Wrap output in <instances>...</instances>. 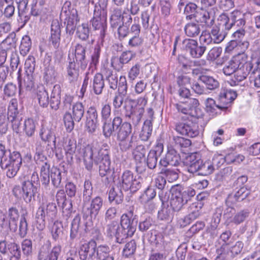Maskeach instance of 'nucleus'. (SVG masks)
<instances>
[{"label":"nucleus","mask_w":260,"mask_h":260,"mask_svg":"<svg viewBox=\"0 0 260 260\" xmlns=\"http://www.w3.org/2000/svg\"><path fill=\"white\" fill-rule=\"evenodd\" d=\"M82 157L85 168L91 171L93 162L100 163L99 174L102 177L106 176L105 184H109L113 178L114 171L111 168V160L108 152L101 148L98 142H93L82 149Z\"/></svg>","instance_id":"nucleus-1"},{"label":"nucleus","mask_w":260,"mask_h":260,"mask_svg":"<svg viewBox=\"0 0 260 260\" xmlns=\"http://www.w3.org/2000/svg\"><path fill=\"white\" fill-rule=\"evenodd\" d=\"M86 47L78 44L75 46L74 55L75 60L70 61L67 67V77L69 82L73 83L77 81L79 75V68L84 70L88 61L86 56Z\"/></svg>","instance_id":"nucleus-2"},{"label":"nucleus","mask_w":260,"mask_h":260,"mask_svg":"<svg viewBox=\"0 0 260 260\" xmlns=\"http://www.w3.org/2000/svg\"><path fill=\"white\" fill-rule=\"evenodd\" d=\"M126 215L121 217L120 226L117 221H113L107 225L106 233L109 237L116 238L117 243L121 244L134 234V227H129V220Z\"/></svg>","instance_id":"nucleus-3"},{"label":"nucleus","mask_w":260,"mask_h":260,"mask_svg":"<svg viewBox=\"0 0 260 260\" xmlns=\"http://www.w3.org/2000/svg\"><path fill=\"white\" fill-rule=\"evenodd\" d=\"M103 204V199L100 196L94 197L89 202H83L82 214L86 232L89 231L93 227V220L95 219Z\"/></svg>","instance_id":"nucleus-4"},{"label":"nucleus","mask_w":260,"mask_h":260,"mask_svg":"<svg viewBox=\"0 0 260 260\" xmlns=\"http://www.w3.org/2000/svg\"><path fill=\"white\" fill-rule=\"evenodd\" d=\"M22 164V158L18 152H7L6 155L0 161V166L6 171V175L11 178L17 174Z\"/></svg>","instance_id":"nucleus-5"},{"label":"nucleus","mask_w":260,"mask_h":260,"mask_svg":"<svg viewBox=\"0 0 260 260\" xmlns=\"http://www.w3.org/2000/svg\"><path fill=\"white\" fill-rule=\"evenodd\" d=\"M131 103L130 111H126L125 117L131 119L134 126H137L142 117L144 112V108L147 104V99L145 97H141L135 100H129Z\"/></svg>","instance_id":"nucleus-6"},{"label":"nucleus","mask_w":260,"mask_h":260,"mask_svg":"<svg viewBox=\"0 0 260 260\" xmlns=\"http://www.w3.org/2000/svg\"><path fill=\"white\" fill-rule=\"evenodd\" d=\"M37 192V188L29 180H24L22 183V190L20 186H16L13 189V193L17 198H22L24 201L30 203Z\"/></svg>","instance_id":"nucleus-7"},{"label":"nucleus","mask_w":260,"mask_h":260,"mask_svg":"<svg viewBox=\"0 0 260 260\" xmlns=\"http://www.w3.org/2000/svg\"><path fill=\"white\" fill-rule=\"evenodd\" d=\"M117 185L123 190H130L131 192H136L141 187L140 180L136 178L130 171H126L123 173Z\"/></svg>","instance_id":"nucleus-8"},{"label":"nucleus","mask_w":260,"mask_h":260,"mask_svg":"<svg viewBox=\"0 0 260 260\" xmlns=\"http://www.w3.org/2000/svg\"><path fill=\"white\" fill-rule=\"evenodd\" d=\"M8 118L12 123L13 131L18 134L22 133L23 120L22 117L19 115L16 100H11L8 109Z\"/></svg>","instance_id":"nucleus-9"},{"label":"nucleus","mask_w":260,"mask_h":260,"mask_svg":"<svg viewBox=\"0 0 260 260\" xmlns=\"http://www.w3.org/2000/svg\"><path fill=\"white\" fill-rule=\"evenodd\" d=\"M64 13L66 17L64 23L66 24V31L70 35H72L77 28V23L79 21L77 11L66 6L62 7L61 14Z\"/></svg>","instance_id":"nucleus-10"},{"label":"nucleus","mask_w":260,"mask_h":260,"mask_svg":"<svg viewBox=\"0 0 260 260\" xmlns=\"http://www.w3.org/2000/svg\"><path fill=\"white\" fill-rule=\"evenodd\" d=\"M245 18V14L242 12L235 10L231 13L230 16L226 14H221L218 20L219 25L222 27L224 31L230 30L234 26V23Z\"/></svg>","instance_id":"nucleus-11"},{"label":"nucleus","mask_w":260,"mask_h":260,"mask_svg":"<svg viewBox=\"0 0 260 260\" xmlns=\"http://www.w3.org/2000/svg\"><path fill=\"white\" fill-rule=\"evenodd\" d=\"M182 47L194 58H201L207 49L205 45H199L197 40L190 39H186L183 41Z\"/></svg>","instance_id":"nucleus-12"},{"label":"nucleus","mask_w":260,"mask_h":260,"mask_svg":"<svg viewBox=\"0 0 260 260\" xmlns=\"http://www.w3.org/2000/svg\"><path fill=\"white\" fill-rule=\"evenodd\" d=\"M0 252L3 254H10V260L20 259L21 256L19 245L14 242H9L6 237L0 241Z\"/></svg>","instance_id":"nucleus-13"},{"label":"nucleus","mask_w":260,"mask_h":260,"mask_svg":"<svg viewBox=\"0 0 260 260\" xmlns=\"http://www.w3.org/2000/svg\"><path fill=\"white\" fill-rule=\"evenodd\" d=\"M199 101L196 99H189L185 103L176 104V108L178 112L188 115L191 117H199L198 106Z\"/></svg>","instance_id":"nucleus-14"},{"label":"nucleus","mask_w":260,"mask_h":260,"mask_svg":"<svg viewBox=\"0 0 260 260\" xmlns=\"http://www.w3.org/2000/svg\"><path fill=\"white\" fill-rule=\"evenodd\" d=\"M175 129L180 135L190 138L196 137L199 134L197 125L190 121L177 122Z\"/></svg>","instance_id":"nucleus-15"},{"label":"nucleus","mask_w":260,"mask_h":260,"mask_svg":"<svg viewBox=\"0 0 260 260\" xmlns=\"http://www.w3.org/2000/svg\"><path fill=\"white\" fill-rule=\"evenodd\" d=\"M256 66L254 68L252 66H247V64L243 68H238L235 71L234 73V79L232 80V82L234 83V85H236V82H239L240 81H243L248 76L250 72L252 74H254L255 71H260V59H258L256 62Z\"/></svg>","instance_id":"nucleus-16"},{"label":"nucleus","mask_w":260,"mask_h":260,"mask_svg":"<svg viewBox=\"0 0 260 260\" xmlns=\"http://www.w3.org/2000/svg\"><path fill=\"white\" fill-rule=\"evenodd\" d=\"M107 12L100 7H95L92 20V25L95 29H102L103 31L106 28Z\"/></svg>","instance_id":"nucleus-17"},{"label":"nucleus","mask_w":260,"mask_h":260,"mask_svg":"<svg viewBox=\"0 0 260 260\" xmlns=\"http://www.w3.org/2000/svg\"><path fill=\"white\" fill-rule=\"evenodd\" d=\"M181 161L179 154L173 148L168 149L166 156L160 159L159 166L161 167L177 166Z\"/></svg>","instance_id":"nucleus-18"},{"label":"nucleus","mask_w":260,"mask_h":260,"mask_svg":"<svg viewBox=\"0 0 260 260\" xmlns=\"http://www.w3.org/2000/svg\"><path fill=\"white\" fill-rule=\"evenodd\" d=\"M250 193V191L245 186L241 187L238 190L230 193L225 200L228 205H234L237 203L245 199Z\"/></svg>","instance_id":"nucleus-19"},{"label":"nucleus","mask_w":260,"mask_h":260,"mask_svg":"<svg viewBox=\"0 0 260 260\" xmlns=\"http://www.w3.org/2000/svg\"><path fill=\"white\" fill-rule=\"evenodd\" d=\"M202 160L200 154L191 153L186 158L185 164L188 172L194 174L200 172Z\"/></svg>","instance_id":"nucleus-20"},{"label":"nucleus","mask_w":260,"mask_h":260,"mask_svg":"<svg viewBox=\"0 0 260 260\" xmlns=\"http://www.w3.org/2000/svg\"><path fill=\"white\" fill-rule=\"evenodd\" d=\"M171 192V197L170 201L171 208L174 212H178L182 209L185 204L183 202V199L180 197L178 186L173 187Z\"/></svg>","instance_id":"nucleus-21"},{"label":"nucleus","mask_w":260,"mask_h":260,"mask_svg":"<svg viewBox=\"0 0 260 260\" xmlns=\"http://www.w3.org/2000/svg\"><path fill=\"white\" fill-rule=\"evenodd\" d=\"M146 152V150L143 145H138L133 152L134 158L136 161V170L139 174L146 170L145 166H142V160L144 159Z\"/></svg>","instance_id":"nucleus-22"},{"label":"nucleus","mask_w":260,"mask_h":260,"mask_svg":"<svg viewBox=\"0 0 260 260\" xmlns=\"http://www.w3.org/2000/svg\"><path fill=\"white\" fill-rule=\"evenodd\" d=\"M216 10V8H213L209 11L199 12L198 17L196 19L197 22L203 24L207 27H211L215 22Z\"/></svg>","instance_id":"nucleus-23"},{"label":"nucleus","mask_w":260,"mask_h":260,"mask_svg":"<svg viewBox=\"0 0 260 260\" xmlns=\"http://www.w3.org/2000/svg\"><path fill=\"white\" fill-rule=\"evenodd\" d=\"M61 29L60 24L57 20H53L51 26V36L49 41L55 48H58L60 45Z\"/></svg>","instance_id":"nucleus-24"},{"label":"nucleus","mask_w":260,"mask_h":260,"mask_svg":"<svg viewBox=\"0 0 260 260\" xmlns=\"http://www.w3.org/2000/svg\"><path fill=\"white\" fill-rule=\"evenodd\" d=\"M95 254L99 260H114V254L111 252L110 247L106 244L95 245Z\"/></svg>","instance_id":"nucleus-25"},{"label":"nucleus","mask_w":260,"mask_h":260,"mask_svg":"<svg viewBox=\"0 0 260 260\" xmlns=\"http://www.w3.org/2000/svg\"><path fill=\"white\" fill-rule=\"evenodd\" d=\"M236 91L232 89L223 90L218 95V100L222 106H226V109L229 106L236 98Z\"/></svg>","instance_id":"nucleus-26"},{"label":"nucleus","mask_w":260,"mask_h":260,"mask_svg":"<svg viewBox=\"0 0 260 260\" xmlns=\"http://www.w3.org/2000/svg\"><path fill=\"white\" fill-rule=\"evenodd\" d=\"M103 132L104 135L106 138L110 137L112 134L113 132L115 131L116 128H118L121 122V117L120 116H115L112 121V124L107 122V120H103Z\"/></svg>","instance_id":"nucleus-27"},{"label":"nucleus","mask_w":260,"mask_h":260,"mask_svg":"<svg viewBox=\"0 0 260 260\" xmlns=\"http://www.w3.org/2000/svg\"><path fill=\"white\" fill-rule=\"evenodd\" d=\"M40 136L43 141L48 142V145L50 146L52 149L56 148V137L53 131L49 128L42 127Z\"/></svg>","instance_id":"nucleus-28"},{"label":"nucleus","mask_w":260,"mask_h":260,"mask_svg":"<svg viewBox=\"0 0 260 260\" xmlns=\"http://www.w3.org/2000/svg\"><path fill=\"white\" fill-rule=\"evenodd\" d=\"M132 126L131 124L128 122H122V119L121 117V122L118 128H116L117 131V140L123 139L129 137L132 133Z\"/></svg>","instance_id":"nucleus-29"},{"label":"nucleus","mask_w":260,"mask_h":260,"mask_svg":"<svg viewBox=\"0 0 260 260\" xmlns=\"http://www.w3.org/2000/svg\"><path fill=\"white\" fill-rule=\"evenodd\" d=\"M9 226L10 230L15 232L17 229V222L19 218V212L15 207H12L8 210Z\"/></svg>","instance_id":"nucleus-30"},{"label":"nucleus","mask_w":260,"mask_h":260,"mask_svg":"<svg viewBox=\"0 0 260 260\" xmlns=\"http://www.w3.org/2000/svg\"><path fill=\"white\" fill-rule=\"evenodd\" d=\"M36 97L40 106L46 108L49 104V95L43 85L38 86L36 90Z\"/></svg>","instance_id":"nucleus-31"},{"label":"nucleus","mask_w":260,"mask_h":260,"mask_svg":"<svg viewBox=\"0 0 260 260\" xmlns=\"http://www.w3.org/2000/svg\"><path fill=\"white\" fill-rule=\"evenodd\" d=\"M104 87L105 82L103 75L101 73L95 74L93 78L92 85L93 92L96 95L101 94Z\"/></svg>","instance_id":"nucleus-32"},{"label":"nucleus","mask_w":260,"mask_h":260,"mask_svg":"<svg viewBox=\"0 0 260 260\" xmlns=\"http://www.w3.org/2000/svg\"><path fill=\"white\" fill-rule=\"evenodd\" d=\"M198 80L205 85L207 89L213 90L219 87L218 81L212 76L202 75L199 77Z\"/></svg>","instance_id":"nucleus-33"},{"label":"nucleus","mask_w":260,"mask_h":260,"mask_svg":"<svg viewBox=\"0 0 260 260\" xmlns=\"http://www.w3.org/2000/svg\"><path fill=\"white\" fill-rule=\"evenodd\" d=\"M77 148L76 141L73 139L67 140L63 145V149L68 161H72Z\"/></svg>","instance_id":"nucleus-34"},{"label":"nucleus","mask_w":260,"mask_h":260,"mask_svg":"<svg viewBox=\"0 0 260 260\" xmlns=\"http://www.w3.org/2000/svg\"><path fill=\"white\" fill-rule=\"evenodd\" d=\"M155 183L156 187L161 190V191L159 192L158 197L162 205L164 206L165 202L168 199V197L164 194V192L162 190L166 184V180L164 177L159 175L155 178Z\"/></svg>","instance_id":"nucleus-35"},{"label":"nucleus","mask_w":260,"mask_h":260,"mask_svg":"<svg viewBox=\"0 0 260 260\" xmlns=\"http://www.w3.org/2000/svg\"><path fill=\"white\" fill-rule=\"evenodd\" d=\"M160 174L164 175L170 182H174L179 177V170L177 169L168 168V167H161Z\"/></svg>","instance_id":"nucleus-36"},{"label":"nucleus","mask_w":260,"mask_h":260,"mask_svg":"<svg viewBox=\"0 0 260 260\" xmlns=\"http://www.w3.org/2000/svg\"><path fill=\"white\" fill-rule=\"evenodd\" d=\"M198 6L193 3H189L186 4L184 12L186 15V19L190 20L198 17L199 12H198Z\"/></svg>","instance_id":"nucleus-37"},{"label":"nucleus","mask_w":260,"mask_h":260,"mask_svg":"<svg viewBox=\"0 0 260 260\" xmlns=\"http://www.w3.org/2000/svg\"><path fill=\"white\" fill-rule=\"evenodd\" d=\"M25 74L23 81L20 80V76L18 77L19 86L20 90L25 89L26 90L30 91L34 87L33 74Z\"/></svg>","instance_id":"nucleus-38"},{"label":"nucleus","mask_w":260,"mask_h":260,"mask_svg":"<svg viewBox=\"0 0 260 260\" xmlns=\"http://www.w3.org/2000/svg\"><path fill=\"white\" fill-rule=\"evenodd\" d=\"M72 115L73 116L74 120L79 122L82 119L84 114V107L81 102H77L74 104L72 108Z\"/></svg>","instance_id":"nucleus-39"},{"label":"nucleus","mask_w":260,"mask_h":260,"mask_svg":"<svg viewBox=\"0 0 260 260\" xmlns=\"http://www.w3.org/2000/svg\"><path fill=\"white\" fill-rule=\"evenodd\" d=\"M36 127V123L34 120L28 118L23 121L22 132L24 133L27 137H31L35 134Z\"/></svg>","instance_id":"nucleus-40"},{"label":"nucleus","mask_w":260,"mask_h":260,"mask_svg":"<svg viewBox=\"0 0 260 260\" xmlns=\"http://www.w3.org/2000/svg\"><path fill=\"white\" fill-rule=\"evenodd\" d=\"M184 29L186 35L191 38L198 36L201 31L199 24L196 22L187 23Z\"/></svg>","instance_id":"nucleus-41"},{"label":"nucleus","mask_w":260,"mask_h":260,"mask_svg":"<svg viewBox=\"0 0 260 260\" xmlns=\"http://www.w3.org/2000/svg\"><path fill=\"white\" fill-rule=\"evenodd\" d=\"M231 236V233L230 231H225L221 234L220 238L224 243L221 245L220 248L217 249V252L218 255L216 256L215 260H222L224 258L223 251L228 247V244H226L225 242L229 239Z\"/></svg>","instance_id":"nucleus-42"},{"label":"nucleus","mask_w":260,"mask_h":260,"mask_svg":"<svg viewBox=\"0 0 260 260\" xmlns=\"http://www.w3.org/2000/svg\"><path fill=\"white\" fill-rule=\"evenodd\" d=\"M213 44H218L221 43L225 38L226 32L220 31V28L218 26L213 27L210 31Z\"/></svg>","instance_id":"nucleus-43"},{"label":"nucleus","mask_w":260,"mask_h":260,"mask_svg":"<svg viewBox=\"0 0 260 260\" xmlns=\"http://www.w3.org/2000/svg\"><path fill=\"white\" fill-rule=\"evenodd\" d=\"M45 207L41 206L39 208L36 214L37 228L40 231L43 230L46 225Z\"/></svg>","instance_id":"nucleus-44"},{"label":"nucleus","mask_w":260,"mask_h":260,"mask_svg":"<svg viewBox=\"0 0 260 260\" xmlns=\"http://www.w3.org/2000/svg\"><path fill=\"white\" fill-rule=\"evenodd\" d=\"M206 110L207 112L211 114H216L217 113V109L221 110H226V106L220 105H216L215 101L211 98H208L206 101Z\"/></svg>","instance_id":"nucleus-45"},{"label":"nucleus","mask_w":260,"mask_h":260,"mask_svg":"<svg viewBox=\"0 0 260 260\" xmlns=\"http://www.w3.org/2000/svg\"><path fill=\"white\" fill-rule=\"evenodd\" d=\"M247 55L243 53H239L236 55H235L232 59L233 62L235 63V64L237 66V68H243L247 64V66H252L253 67L252 63L250 62L247 61Z\"/></svg>","instance_id":"nucleus-46"},{"label":"nucleus","mask_w":260,"mask_h":260,"mask_svg":"<svg viewBox=\"0 0 260 260\" xmlns=\"http://www.w3.org/2000/svg\"><path fill=\"white\" fill-rule=\"evenodd\" d=\"M93 193V187L89 180H86L84 183L83 189V202H89Z\"/></svg>","instance_id":"nucleus-47"},{"label":"nucleus","mask_w":260,"mask_h":260,"mask_svg":"<svg viewBox=\"0 0 260 260\" xmlns=\"http://www.w3.org/2000/svg\"><path fill=\"white\" fill-rule=\"evenodd\" d=\"M123 195L122 191L120 189L117 190L112 187L109 193V200L110 203L115 202L116 204H120L123 201Z\"/></svg>","instance_id":"nucleus-48"},{"label":"nucleus","mask_w":260,"mask_h":260,"mask_svg":"<svg viewBox=\"0 0 260 260\" xmlns=\"http://www.w3.org/2000/svg\"><path fill=\"white\" fill-rule=\"evenodd\" d=\"M152 131V123L149 121H145L142 130L140 133L139 137L143 141H147L151 135Z\"/></svg>","instance_id":"nucleus-49"},{"label":"nucleus","mask_w":260,"mask_h":260,"mask_svg":"<svg viewBox=\"0 0 260 260\" xmlns=\"http://www.w3.org/2000/svg\"><path fill=\"white\" fill-rule=\"evenodd\" d=\"M61 252V246L58 244L54 246L51 250L48 252L45 258L42 255L39 256V260H58Z\"/></svg>","instance_id":"nucleus-50"},{"label":"nucleus","mask_w":260,"mask_h":260,"mask_svg":"<svg viewBox=\"0 0 260 260\" xmlns=\"http://www.w3.org/2000/svg\"><path fill=\"white\" fill-rule=\"evenodd\" d=\"M105 76L106 80L108 83L109 87L113 90L117 89L118 82V77L117 74H114L112 71L108 70L106 71Z\"/></svg>","instance_id":"nucleus-51"},{"label":"nucleus","mask_w":260,"mask_h":260,"mask_svg":"<svg viewBox=\"0 0 260 260\" xmlns=\"http://www.w3.org/2000/svg\"><path fill=\"white\" fill-rule=\"evenodd\" d=\"M51 235L53 239L57 241L61 239L63 235V226L61 222L55 221L51 228Z\"/></svg>","instance_id":"nucleus-52"},{"label":"nucleus","mask_w":260,"mask_h":260,"mask_svg":"<svg viewBox=\"0 0 260 260\" xmlns=\"http://www.w3.org/2000/svg\"><path fill=\"white\" fill-rule=\"evenodd\" d=\"M51 182L55 188H58L61 186V172L57 168H52L50 172Z\"/></svg>","instance_id":"nucleus-53"},{"label":"nucleus","mask_w":260,"mask_h":260,"mask_svg":"<svg viewBox=\"0 0 260 260\" xmlns=\"http://www.w3.org/2000/svg\"><path fill=\"white\" fill-rule=\"evenodd\" d=\"M174 147L181 150L183 148H187L191 145V141L187 139L176 136L173 137V142Z\"/></svg>","instance_id":"nucleus-54"},{"label":"nucleus","mask_w":260,"mask_h":260,"mask_svg":"<svg viewBox=\"0 0 260 260\" xmlns=\"http://www.w3.org/2000/svg\"><path fill=\"white\" fill-rule=\"evenodd\" d=\"M174 212L168 206L167 207L163 206L158 212V217L161 220H170L174 216Z\"/></svg>","instance_id":"nucleus-55"},{"label":"nucleus","mask_w":260,"mask_h":260,"mask_svg":"<svg viewBox=\"0 0 260 260\" xmlns=\"http://www.w3.org/2000/svg\"><path fill=\"white\" fill-rule=\"evenodd\" d=\"M158 159V155L156 151L151 150L147 157L146 164L147 166L150 169H154L157 165Z\"/></svg>","instance_id":"nucleus-56"},{"label":"nucleus","mask_w":260,"mask_h":260,"mask_svg":"<svg viewBox=\"0 0 260 260\" xmlns=\"http://www.w3.org/2000/svg\"><path fill=\"white\" fill-rule=\"evenodd\" d=\"M31 46L30 38L28 36H24L21 40L19 47L20 53L23 56L26 55L29 51Z\"/></svg>","instance_id":"nucleus-57"},{"label":"nucleus","mask_w":260,"mask_h":260,"mask_svg":"<svg viewBox=\"0 0 260 260\" xmlns=\"http://www.w3.org/2000/svg\"><path fill=\"white\" fill-rule=\"evenodd\" d=\"M89 29L87 24L79 25L77 27L76 35L81 40H86L89 37Z\"/></svg>","instance_id":"nucleus-58"},{"label":"nucleus","mask_w":260,"mask_h":260,"mask_svg":"<svg viewBox=\"0 0 260 260\" xmlns=\"http://www.w3.org/2000/svg\"><path fill=\"white\" fill-rule=\"evenodd\" d=\"M80 221V216L79 215H76L71 224L70 231V238L71 239H74L77 237Z\"/></svg>","instance_id":"nucleus-59"},{"label":"nucleus","mask_w":260,"mask_h":260,"mask_svg":"<svg viewBox=\"0 0 260 260\" xmlns=\"http://www.w3.org/2000/svg\"><path fill=\"white\" fill-rule=\"evenodd\" d=\"M178 187H179L180 197L183 199V202L186 204L191 198L194 196L196 191L191 187H188L182 190L180 186H178Z\"/></svg>","instance_id":"nucleus-60"},{"label":"nucleus","mask_w":260,"mask_h":260,"mask_svg":"<svg viewBox=\"0 0 260 260\" xmlns=\"http://www.w3.org/2000/svg\"><path fill=\"white\" fill-rule=\"evenodd\" d=\"M95 245L96 242L91 240L88 242L81 244L80 247L88 254H89V257H92L95 254Z\"/></svg>","instance_id":"nucleus-61"},{"label":"nucleus","mask_w":260,"mask_h":260,"mask_svg":"<svg viewBox=\"0 0 260 260\" xmlns=\"http://www.w3.org/2000/svg\"><path fill=\"white\" fill-rule=\"evenodd\" d=\"M134 137L132 136L130 138L128 137L123 139H118L120 149L125 151L132 148L134 145Z\"/></svg>","instance_id":"nucleus-62"},{"label":"nucleus","mask_w":260,"mask_h":260,"mask_svg":"<svg viewBox=\"0 0 260 260\" xmlns=\"http://www.w3.org/2000/svg\"><path fill=\"white\" fill-rule=\"evenodd\" d=\"M250 212L248 209H244L237 212L234 216L232 221L236 224L243 222L249 215Z\"/></svg>","instance_id":"nucleus-63"},{"label":"nucleus","mask_w":260,"mask_h":260,"mask_svg":"<svg viewBox=\"0 0 260 260\" xmlns=\"http://www.w3.org/2000/svg\"><path fill=\"white\" fill-rule=\"evenodd\" d=\"M136 246L135 240H133L127 243L123 249V256L127 257L134 254L136 249Z\"/></svg>","instance_id":"nucleus-64"}]
</instances>
